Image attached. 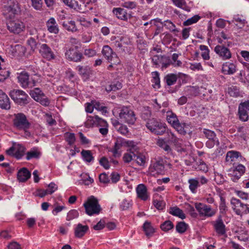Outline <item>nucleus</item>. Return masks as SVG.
<instances>
[{
    "label": "nucleus",
    "mask_w": 249,
    "mask_h": 249,
    "mask_svg": "<svg viewBox=\"0 0 249 249\" xmlns=\"http://www.w3.org/2000/svg\"><path fill=\"white\" fill-rule=\"evenodd\" d=\"M214 51L222 60H228L231 57V53L230 50L223 45L216 46Z\"/></svg>",
    "instance_id": "19"
},
{
    "label": "nucleus",
    "mask_w": 249,
    "mask_h": 249,
    "mask_svg": "<svg viewBox=\"0 0 249 249\" xmlns=\"http://www.w3.org/2000/svg\"><path fill=\"white\" fill-rule=\"evenodd\" d=\"M8 249H22L21 245L16 241L10 242L7 245Z\"/></svg>",
    "instance_id": "64"
},
{
    "label": "nucleus",
    "mask_w": 249,
    "mask_h": 249,
    "mask_svg": "<svg viewBox=\"0 0 249 249\" xmlns=\"http://www.w3.org/2000/svg\"><path fill=\"white\" fill-rule=\"evenodd\" d=\"M109 173L110 172H103L100 174L99 176V179L100 182L107 184L110 181V178H109Z\"/></svg>",
    "instance_id": "49"
},
{
    "label": "nucleus",
    "mask_w": 249,
    "mask_h": 249,
    "mask_svg": "<svg viewBox=\"0 0 249 249\" xmlns=\"http://www.w3.org/2000/svg\"><path fill=\"white\" fill-rule=\"evenodd\" d=\"M90 121V124L92 125H97L101 126H105L108 125L107 122L103 119L99 117L97 115L93 117L88 116L87 122Z\"/></svg>",
    "instance_id": "25"
},
{
    "label": "nucleus",
    "mask_w": 249,
    "mask_h": 249,
    "mask_svg": "<svg viewBox=\"0 0 249 249\" xmlns=\"http://www.w3.org/2000/svg\"><path fill=\"white\" fill-rule=\"evenodd\" d=\"M174 227L173 223L170 220H166L160 225L161 229L166 232L173 229Z\"/></svg>",
    "instance_id": "46"
},
{
    "label": "nucleus",
    "mask_w": 249,
    "mask_h": 249,
    "mask_svg": "<svg viewBox=\"0 0 249 249\" xmlns=\"http://www.w3.org/2000/svg\"><path fill=\"white\" fill-rule=\"evenodd\" d=\"M236 66L235 63L226 62L222 65L221 71L224 74L232 75L236 72Z\"/></svg>",
    "instance_id": "20"
},
{
    "label": "nucleus",
    "mask_w": 249,
    "mask_h": 249,
    "mask_svg": "<svg viewBox=\"0 0 249 249\" xmlns=\"http://www.w3.org/2000/svg\"><path fill=\"white\" fill-rule=\"evenodd\" d=\"M79 215V213L78 211L76 210H71L67 214L66 220L67 221H70L74 218L78 217Z\"/></svg>",
    "instance_id": "55"
},
{
    "label": "nucleus",
    "mask_w": 249,
    "mask_h": 249,
    "mask_svg": "<svg viewBox=\"0 0 249 249\" xmlns=\"http://www.w3.org/2000/svg\"><path fill=\"white\" fill-rule=\"evenodd\" d=\"M189 183L190 184L189 188L191 190V191L193 193H196V189H197L199 185L198 181L195 179H189Z\"/></svg>",
    "instance_id": "54"
},
{
    "label": "nucleus",
    "mask_w": 249,
    "mask_h": 249,
    "mask_svg": "<svg viewBox=\"0 0 249 249\" xmlns=\"http://www.w3.org/2000/svg\"><path fill=\"white\" fill-rule=\"evenodd\" d=\"M142 228L145 234L148 238L151 237L155 232V229L152 225L151 222L147 221L144 223Z\"/></svg>",
    "instance_id": "28"
},
{
    "label": "nucleus",
    "mask_w": 249,
    "mask_h": 249,
    "mask_svg": "<svg viewBox=\"0 0 249 249\" xmlns=\"http://www.w3.org/2000/svg\"><path fill=\"white\" fill-rule=\"evenodd\" d=\"M116 126L117 131L122 135L126 136L129 134L128 129L126 125L117 122Z\"/></svg>",
    "instance_id": "45"
},
{
    "label": "nucleus",
    "mask_w": 249,
    "mask_h": 249,
    "mask_svg": "<svg viewBox=\"0 0 249 249\" xmlns=\"http://www.w3.org/2000/svg\"><path fill=\"white\" fill-rule=\"evenodd\" d=\"M17 78L19 85L24 89H31L41 82L39 75L36 74L30 78L29 73L25 71L17 73Z\"/></svg>",
    "instance_id": "2"
},
{
    "label": "nucleus",
    "mask_w": 249,
    "mask_h": 249,
    "mask_svg": "<svg viewBox=\"0 0 249 249\" xmlns=\"http://www.w3.org/2000/svg\"><path fill=\"white\" fill-rule=\"evenodd\" d=\"M31 176V172H17V178L19 182H25Z\"/></svg>",
    "instance_id": "43"
},
{
    "label": "nucleus",
    "mask_w": 249,
    "mask_h": 249,
    "mask_svg": "<svg viewBox=\"0 0 249 249\" xmlns=\"http://www.w3.org/2000/svg\"><path fill=\"white\" fill-rule=\"evenodd\" d=\"M77 69L81 75H82L86 77L89 76L90 74V70L87 67H83L81 66H78L77 67Z\"/></svg>",
    "instance_id": "51"
},
{
    "label": "nucleus",
    "mask_w": 249,
    "mask_h": 249,
    "mask_svg": "<svg viewBox=\"0 0 249 249\" xmlns=\"http://www.w3.org/2000/svg\"><path fill=\"white\" fill-rule=\"evenodd\" d=\"M83 205L86 213L90 216L99 214L102 210L97 199L93 196L89 198Z\"/></svg>",
    "instance_id": "6"
},
{
    "label": "nucleus",
    "mask_w": 249,
    "mask_h": 249,
    "mask_svg": "<svg viewBox=\"0 0 249 249\" xmlns=\"http://www.w3.org/2000/svg\"><path fill=\"white\" fill-rule=\"evenodd\" d=\"M79 182L80 184L89 185L93 182V178L87 172H82L80 175Z\"/></svg>",
    "instance_id": "27"
},
{
    "label": "nucleus",
    "mask_w": 249,
    "mask_h": 249,
    "mask_svg": "<svg viewBox=\"0 0 249 249\" xmlns=\"http://www.w3.org/2000/svg\"><path fill=\"white\" fill-rule=\"evenodd\" d=\"M119 117L125 123L133 124L136 121L135 114L130 107H123L121 108Z\"/></svg>",
    "instance_id": "7"
},
{
    "label": "nucleus",
    "mask_w": 249,
    "mask_h": 249,
    "mask_svg": "<svg viewBox=\"0 0 249 249\" xmlns=\"http://www.w3.org/2000/svg\"><path fill=\"white\" fill-rule=\"evenodd\" d=\"M29 94L35 100L44 106H48L50 103L48 98L39 88H36L31 90Z\"/></svg>",
    "instance_id": "13"
},
{
    "label": "nucleus",
    "mask_w": 249,
    "mask_h": 249,
    "mask_svg": "<svg viewBox=\"0 0 249 249\" xmlns=\"http://www.w3.org/2000/svg\"><path fill=\"white\" fill-rule=\"evenodd\" d=\"M137 197L142 200H147L149 196L148 194L147 189L143 184H139L136 189Z\"/></svg>",
    "instance_id": "21"
},
{
    "label": "nucleus",
    "mask_w": 249,
    "mask_h": 249,
    "mask_svg": "<svg viewBox=\"0 0 249 249\" xmlns=\"http://www.w3.org/2000/svg\"><path fill=\"white\" fill-rule=\"evenodd\" d=\"M46 26L48 31L54 34H57L59 33V28L55 19L53 18H50L46 22Z\"/></svg>",
    "instance_id": "24"
},
{
    "label": "nucleus",
    "mask_w": 249,
    "mask_h": 249,
    "mask_svg": "<svg viewBox=\"0 0 249 249\" xmlns=\"http://www.w3.org/2000/svg\"><path fill=\"white\" fill-rule=\"evenodd\" d=\"M25 149V147L21 144H18L16 145L14 157L17 159H21L23 156Z\"/></svg>",
    "instance_id": "39"
},
{
    "label": "nucleus",
    "mask_w": 249,
    "mask_h": 249,
    "mask_svg": "<svg viewBox=\"0 0 249 249\" xmlns=\"http://www.w3.org/2000/svg\"><path fill=\"white\" fill-rule=\"evenodd\" d=\"M122 88V84L121 82L115 81L111 82V83L106 87V90L107 92L112 91H116Z\"/></svg>",
    "instance_id": "34"
},
{
    "label": "nucleus",
    "mask_w": 249,
    "mask_h": 249,
    "mask_svg": "<svg viewBox=\"0 0 249 249\" xmlns=\"http://www.w3.org/2000/svg\"><path fill=\"white\" fill-rule=\"evenodd\" d=\"M220 202L219 204V211L220 213L222 214H226L228 211V207L226 206V200L225 198L222 196V194L219 195Z\"/></svg>",
    "instance_id": "41"
},
{
    "label": "nucleus",
    "mask_w": 249,
    "mask_h": 249,
    "mask_svg": "<svg viewBox=\"0 0 249 249\" xmlns=\"http://www.w3.org/2000/svg\"><path fill=\"white\" fill-rule=\"evenodd\" d=\"M7 27L10 32L15 34L21 33L25 29L24 23L18 19H12L11 18L7 22Z\"/></svg>",
    "instance_id": "12"
},
{
    "label": "nucleus",
    "mask_w": 249,
    "mask_h": 249,
    "mask_svg": "<svg viewBox=\"0 0 249 249\" xmlns=\"http://www.w3.org/2000/svg\"><path fill=\"white\" fill-rule=\"evenodd\" d=\"M81 155L83 160L86 162H93L94 160V158L90 150L83 149L81 152Z\"/></svg>",
    "instance_id": "32"
},
{
    "label": "nucleus",
    "mask_w": 249,
    "mask_h": 249,
    "mask_svg": "<svg viewBox=\"0 0 249 249\" xmlns=\"http://www.w3.org/2000/svg\"><path fill=\"white\" fill-rule=\"evenodd\" d=\"M64 137L69 145H72L76 141L75 134L73 133L66 132L64 134Z\"/></svg>",
    "instance_id": "44"
},
{
    "label": "nucleus",
    "mask_w": 249,
    "mask_h": 249,
    "mask_svg": "<svg viewBox=\"0 0 249 249\" xmlns=\"http://www.w3.org/2000/svg\"><path fill=\"white\" fill-rule=\"evenodd\" d=\"M138 147L136 144V149L131 150V148H129V149L127 150L129 152L124 153L123 156V160L124 162V163H129L132 160L136 157V153L138 152Z\"/></svg>",
    "instance_id": "26"
},
{
    "label": "nucleus",
    "mask_w": 249,
    "mask_h": 249,
    "mask_svg": "<svg viewBox=\"0 0 249 249\" xmlns=\"http://www.w3.org/2000/svg\"><path fill=\"white\" fill-rule=\"evenodd\" d=\"M89 226L87 225H83L78 223L74 228V235L76 238H81L83 237L89 231Z\"/></svg>",
    "instance_id": "22"
},
{
    "label": "nucleus",
    "mask_w": 249,
    "mask_h": 249,
    "mask_svg": "<svg viewBox=\"0 0 249 249\" xmlns=\"http://www.w3.org/2000/svg\"><path fill=\"white\" fill-rule=\"evenodd\" d=\"M146 126L152 133L157 135H161L166 131V124L155 118L149 119L146 122Z\"/></svg>",
    "instance_id": "5"
},
{
    "label": "nucleus",
    "mask_w": 249,
    "mask_h": 249,
    "mask_svg": "<svg viewBox=\"0 0 249 249\" xmlns=\"http://www.w3.org/2000/svg\"><path fill=\"white\" fill-rule=\"evenodd\" d=\"M12 122L13 127L18 130L23 131L25 137L31 136L29 129L31 127V124L24 113H15L13 115Z\"/></svg>",
    "instance_id": "1"
},
{
    "label": "nucleus",
    "mask_w": 249,
    "mask_h": 249,
    "mask_svg": "<svg viewBox=\"0 0 249 249\" xmlns=\"http://www.w3.org/2000/svg\"><path fill=\"white\" fill-rule=\"evenodd\" d=\"M215 145H219V142L217 138L208 140L206 142V145L209 148L213 147Z\"/></svg>",
    "instance_id": "58"
},
{
    "label": "nucleus",
    "mask_w": 249,
    "mask_h": 249,
    "mask_svg": "<svg viewBox=\"0 0 249 249\" xmlns=\"http://www.w3.org/2000/svg\"><path fill=\"white\" fill-rule=\"evenodd\" d=\"M123 147H127L131 150L136 149V143L133 141L126 140L122 138H118L116 139L114 145L109 150L112 154V156L115 158H120L121 156V149Z\"/></svg>",
    "instance_id": "3"
},
{
    "label": "nucleus",
    "mask_w": 249,
    "mask_h": 249,
    "mask_svg": "<svg viewBox=\"0 0 249 249\" xmlns=\"http://www.w3.org/2000/svg\"><path fill=\"white\" fill-rule=\"evenodd\" d=\"M195 208L200 215L212 217L215 214V211L210 206L201 203H196Z\"/></svg>",
    "instance_id": "16"
},
{
    "label": "nucleus",
    "mask_w": 249,
    "mask_h": 249,
    "mask_svg": "<svg viewBox=\"0 0 249 249\" xmlns=\"http://www.w3.org/2000/svg\"><path fill=\"white\" fill-rule=\"evenodd\" d=\"M177 79V75L174 73L168 74L164 77V80L168 86H172L175 84Z\"/></svg>",
    "instance_id": "37"
},
{
    "label": "nucleus",
    "mask_w": 249,
    "mask_h": 249,
    "mask_svg": "<svg viewBox=\"0 0 249 249\" xmlns=\"http://www.w3.org/2000/svg\"><path fill=\"white\" fill-rule=\"evenodd\" d=\"M240 156H241L240 152L233 150L229 151L226 154V161L231 163L236 160Z\"/></svg>",
    "instance_id": "31"
},
{
    "label": "nucleus",
    "mask_w": 249,
    "mask_h": 249,
    "mask_svg": "<svg viewBox=\"0 0 249 249\" xmlns=\"http://www.w3.org/2000/svg\"><path fill=\"white\" fill-rule=\"evenodd\" d=\"M101 52L104 57L109 63L115 65L120 63L121 61L118 55L108 45L104 46Z\"/></svg>",
    "instance_id": "9"
},
{
    "label": "nucleus",
    "mask_w": 249,
    "mask_h": 249,
    "mask_svg": "<svg viewBox=\"0 0 249 249\" xmlns=\"http://www.w3.org/2000/svg\"><path fill=\"white\" fill-rule=\"evenodd\" d=\"M238 116L242 122H247L249 120V101L241 102L239 105Z\"/></svg>",
    "instance_id": "14"
},
{
    "label": "nucleus",
    "mask_w": 249,
    "mask_h": 249,
    "mask_svg": "<svg viewBox=\"0 0 249 249\" xmlns=\"http://www.w3.org/2000/svg\"><path fill=\"white\" fill-rule=\"evenodd\" d=\"M158 145L164 149L167 153L171 151V149L169 145H168L162 139H160L158 141Z\"/></svg>",
    "instance_id": "57"
},
{
    "label": "nucleus",
    "mask_w": 249,
    "mask_h": 249,
    "mask_svg": "<svg viewBox=\"0 0 249 249\" xmlns=\"http://www.w3.org/2000/svg\"><path fill=\"white\" fill-rule=\"evenodd\" d=\"M19 9L17 0H8L7 5L5 6L4 14L6 18H12L17 14Z\"/></svg>",
    "instance_id": "10"
},
{
    "label": "nucleus",
    "mask_w": 249,
    "mask_h": 249,
    "mask_svg": "<svg viewBox=\"0 0 249 249\" xmlns=\"http://www.w3.org/2000/svg\"><path fill=\"white\" fill-rule=\"evenodd\" d=\"M212 225L218 236H221L226 234V226L221 215H219L215 220L212 221Z\"/></svg>",
    "instance_id": "15"
},
{
    "label": "nucleus",
    "mask_w": 249,
    "mask_h": 249,
    "mask_svg": "<svg viewBox=\"0 0 249 249\" xmlns=\"http://www.w3.org/2000/svg\"><path fill=\"white\" fill-rule=\"evenodd\" d=\"M166 113V120L168 123L179 133L185 135L187 133L186 129L189 128L190 124L185 123H180L176 114L172 111L168 110Z\"/></svg>",
    "instance_id": "4"
},
{
    "label": "nucleus",
    "mask_w": 249,
    "mask_h": 249,
    "mask_svg": "<svg viewBox=\"0 0 249 249\" xmlns=\"http://www.w3.org/2000/svg\"><path fill=\"white\" fill-rule=\"evenodd\" d=\"M27 44L32 51H35L37 48V42L33 37H30L28 39Z\"/></svg>",
    "instance_id": "61"
},
{
    "label": "nucleus",
    "mask_w": 249,
    "mask_h": 249,
    "mask_svg": "<svg viewBox=\"0 0 249 249\" xmlns=\"http://www.w3.org/2000/svg\"><path fill=\"white\" fill-rule=\"evenodd\" d=\"M62 25L68 31L75 32L77 31L75 22L73 20L65 21L63 22Z\"/></svg>",
    "instance_id": "33"
},
{
    "label": "nucleus",
    "mask_w": 249,
    "mask_h": 249,
    "mask_svg": "<svg viewBox=\"0 0 249 249\" xmlns=\"http://www.w3.org/2000/svg\"><path fill=\"white\" fill-rule=\"evenodd\" d=\"M169 213L173 215L178 216L182 219L185 218V214L183 213L182 210L177 207L171 208Z\"/></svg>",
    "instance_id": "38"
},
{
    "label": "nucleus",
    "mask_w": 249,
    "mask_h": 249,
    "mask_svg": "<svg viewBox=\"0 0 249 249\" xmlns=\"http://www.w3.org/2000/svg\"><path fill=\"white\" fill-rule=\"evenodd\" d=\"M200 18V16L198 15H195L193 17L188 18L186 21H184L183 24L184 26H189L192 24L197 22Z\"/></svg>",
    "instance_id": "53"
},
{
    "label": "nucleus",
    "mask_w": 249,
    "mask_h": 249,
    "mask_svg": "<svg viewBox=\"0 0 249 249\" xmlns=\"http://www.w3.org/2000/svg\"><path fill=\"white\" fill-rule=\"evenodd\" d=\"M173 3L178 7L189 11V8L186 5L185 0H172Z\"/></svg>",
    "instance_id": "48"
},
{
    "label": "nucleus",
    "mask_w": 249,
    "mask_h": 249,
    "mask_svg": "<svg viewBox=\"0 0 249 249\" xmlns=\"http://www.w3.org/2000/svg\"><path fill=\"white\" fill-rule=\"evenodd\" d=\"M41 153L37 147H34L26 153V159L30 160L32 159H38L40 158Z\"/></svg>",
    "instance_id": "29"
},
{
    "label": "nucleus",
    "mask_w": 249,
    "mask_h": 249,
    "mask_svg": "<svg viewBox=\"0 0 249 249\" xmlns=\"http://www.w3.org/2000/svg\"><path fill=\"white\" fill-rule=\"evenodd\" d=\"M11 98L17 104L20 105L28 103V95L22 90L14 89L10 91L9 94Z\"/></svg>",
    "instance_id": "11"
},
{
    "label": "nucleus",
    "mask_w": 249,
    "mask_h": 249,
    "mask_svg": "<svg viewBox=\"0 0 249 249\" xmlns=\"http://www.w3.org/2000/svg\"><path fill=\"white\" fill-rule=\"evenodd\" d=\"M244 173V172H231V173H229L228 176L233 181L236 182L240 178Z\"/></svg>",
    "instance_id": "59"
},
{
    "label": "nucleus",
    "mask_w": 249,
    "mask_h": 249,
    "mask_svg": "<svg viewBox=\"0 0 249 249\" xmlns=\"http://www.w3.org/2000/svg\"><path fill=\"white\" fill-rule=\"evenodd\" d=\"M109 178L112 183H116L120 180V176L118 172H111L109 174Z\"/></svg>",
    "instance_id": "63"
},
{
    "label": "nucleus",
    "mask_w": 249,
    "mask_h": 249,
    "mask_svg": "<svg viewBox=\"0 0 249 249\" xmlns=\"http://www.w3.org/2000/svg\"><path fill=\"white\" fill-rule=\"evenodd\" d=\"M187 226L188 225L184 222H178L176 227V230L178 232L183 233L186 231Z\"/></svg>",
    "instance_id": "52"
},
{
    "label": "nucleus",
    "mask_w": 249,
    "mask_h": 249,
    "mask_svg": "<svg viewBox=\"0 0 249 249\" xmlns=\"http://www.w3.org/2000/svg\"><path fill=\"white\" fill-rule=\"evenodd\" d=\"M159 22L160 23L162 26L165 27L166 28L172 32L175 33L179 32L178 30L176 28L175 24L170 20H167L162 22L161 21V20H160Z\"/></svg>",
    "instance_id": "35"
},
{
    "label": "nucleus",
    "mask_w": 249,
    "mask_h": 249,
    "mask_svg": "<svg viewBox=\"0 0 249 249\" xmlns=\"http://www.w3.org/2000/svg\"><path fill=\"white\" fill-rule=\"evenodd\" d=\"M169 166L170 165L168 164H164L162 160H157L153 164V169L156 171H161L164 170H167V169L165 168V166Z\"/></svg>",
    "instance_id": "36"
},
{
    "label": "nucleus",
    "mask_w": 249,
    "mask_h": 249,
    "mask_svg": "<svg viewBox=\"0 0 249 249\" xmlns=\"http://www.w3.org/2000/svg\"><path fill=\"white\" fill-rule=\"evenodd\" d=\"M10 107L9 98L2 90L0 89V107L8 110L10 108Z\"/></svg>",
    "instance_id": "23"
},
{
    "label": "nucleus",
    "mask_w": 249,
    "mask_h": 249,
    "mask_svg": "<svg viewBox=\"0 0 249 249\" xmlns=\"http://www.w3.org/2000/svg\"><path fill=\"white\" fill-rule=\"evenodd\" d=\"M235 25L239 28H242L247 23V21L245 19L242 18L241 17H239L238 16H234L233 19L232 21Z\"/></svg>",
    "instance_id": "42"
},
{
    "label": "nucleus",
    "mask_w": 249,
    "mask_h": 249,
    "mask_svg": "<svg viewBox=\"0 0 249 249\" xmlns=\"http://www.w3.org/2000/svg\"><path fill=\"white\" fill-rule=\"evenodd\" d=\"M153 204L154 206L159 210H163L165 206V203L163 201L154 200Z\"/></svg>",
    "instance_id": "62"
},
{
    "label": "nucleus",
    "mask_w": 249,
    "mask_h": 249,
    "mask_svg": "<svg viewBox=\"0 0 249 249\" xmlns=\"http://www.w3.org/2000/svg\"><path fill=\"white\" fill-rule=\"evenodd\" d=\"M66 5L71 8H79L78 2L75 0H61Z\"/></svg>",
    "instance_id": "50"
},
{
    "label": "nucleus",
    "mask_w": 249,
    "mask_h": 249,
    "mask_svg": "<svg viewBox=\"0 0 249 249\" xmlns=\"http://www.w3.org/2000/svg\"><path fill=\"white\" fill-rule=\"evenodd\" d=\"M100 164L104 167L105 169L107 170L109 168L110 163L108 160L105 157H103L99 160Z\"/></svg>",
    "instance_id": "60"
},
{
    "label": "nucleus",
    "mask_w": 249,
    "mask_h": 249,
    "mask_svg": "<svg viewBox=\"0 0 249 249\" xmlns=\"http://www.w3.org/2000/svg\"><path fill=\"white\" fill-rule=\"evenodd\" d=\"M199 49L201 51V56L204 60H209L210 50L207 46L201 45L199 46Z\"/></svg>",
    "instance_id": "40"
},
{
    "label": "nucleus",
    "mask_w": 249,
    "mask_h": 249,
    "mask_svg": "<svg viewBox=\"0 0 249 249\" xmlns=\"http://www.w3.org/2000/svg\"><path fill=\"white\" fill-rule=\"evenodd\" d=\"M231 208L234 213L239 215H242L249 213V208L248 205L244 204L236 198L232 197L231 199Z\"/></svg>",
    "instance_id": "8"
},
{
    "label": "nucleus",
    "mask_w": 249,
    "mask_h": 249,
    "mask_svg": "<svg viewBox=\"0 0 249 249\" xmlns=\"http://www.w3.org/2000/svg\"><path fill=\"white\" fill-rule=\"evenodd\" d=\"M136 158L135 159V160L136 161V163L140 166H144L145 164L146 161H145V157L144 155L139 153L138 152L137 153H136Z\"/></svg>",
    "instance_id": "47"
},
{
    "label": "nucleus",
    "mask_w": 249,
    "mask_h": 249,
    "mask_svg": "<svg viewBox=\"0 0 249 249\" xmlns=\"http://www.w3.org/2000/svg\"><path fill=\"white\" fill-rule=\"evenodd\" d=\"M113 13L116 17L122 20H127V14L126 10L124 8H114L113 9Z\"/></svg>",
    "instance_id": "30"
},
{
    "label": "nucleus",
    "mask_w": 249,
    "mask_h": 249,
    "mask_svg": "<svg viewBox=\"0 0 249 249\" xmlns=\"http://www.w3.org/2000/svg\"><path fill=\"white\" fill-rule=\"evenodd\" d=\"M41 56L48 61L55 59L56 55L52 49L46 44H42L39 49Z\"/></svg>",
    "instance_id": "17"
},
{
    "label": "nucleus",
    "mask_w": 249,
    "mask_h": 249,
    "mask_svg": "<svg viewBox=\"0 0 249 249\" xmlns=\"http://www.w3.org/2000/svg\"><path fill=\"white\" fill-rule=\"evenodd\" d=\"M203 133L208 140H212L213 139L217 138L216 137L215 133L213 131L209 129H203Z\"/></svg>",
    "instance_id": "56"
},
{
    "label": "nucleus",
    "mask_w": 249,
    "mask_h": 249,
    "mask_svg": "<svg viewBox=\"0 0 249 249\" xmlns=\"http://www.w3.org/2000/svg\"><path fill=\"white\" fill-rule=\"evenodd\" d=\"M66 58L70 61H80L82 58V54L79 52L76 47H71L65 52Z\"/></svg>",
    "instance_id": "18"
}]
</instances>
